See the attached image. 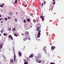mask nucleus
I'll list each match as a JSON object with an SVG mask.
<instances>
[{
  "instance_id": "1",
  "label": "nucleus",
  "mask_w": 64,
  "mask_h": 64,
  "mask_svg": "<svg viewBox=\"0 0 64 64\" xmlns=\"http://www.w3.org/2000/svg\"><path fill=\"white\" fill-rule=\"evenodd\" d=\"M41 54H38V56H36L35 57V59L36 60H37L40 58H41Z\"/></svg>"
},
{
  "instance_id": "2",
  "label": "nucleus",
  "mask_w": 64,
  "mask_h": 64,
  "mask_svg": "<svg viewBox=\"0 0 64 64\" xmlns=\"http://www.w3.org/2000/svg\"><path fill=\"white\" fill-rule=\"evenodd\" d=\"M40 18L42 19V21H43L44 20V16H40Z\"/></svg>"
},
{
  "instance_id": "3",
  "label": "nucleus",
  "mask_w": 64,
  "mask_h": 64,
  "mask_svg": "<svg viewBox=\"0 0 64 64\" xmlns=\"http://www.w3.org/2000/svg\"><path fill=\"white\" fill-rule=\"evenodd\" d=\"M18 53L19 56L20 57H21V56H22V53L20 52H19Z\"/></svg>"
},
{
  "instance_id": "4",
  "label": "nucleus",
  "mask_w": 64,
  "mask_h": 64,
  "mask_svg": "<svg viewBox=\"0 0 64 64\" xmlns=\"http://www.w3.org/2000/svg\"><path fill=\"white\" fill-rule=\"evenodd\" d=\"M51 48L52 49V50H53L54 49H55L56 48L55 47L53 46H51Z\"/></svg>"
},
{
  "instance_id": "5",
  "label": "nucleus",
  "mask_w": 64,
  "mask_h": 64,
  "mask_svg": "<svg viewBox=\"0 0 64 64\" xmlns=\"http://www.w3.org/2000/svg\"><path fill=\"white\" fill-rule=\"evenodd\" d=\"M34 56L33 55V54H31L30 55V56L28 58H32V57H33Z\"/></svg>"
},
{
  "instance_id": "6",
  "label": "nucleus",
  "mask_w": 64,
  "mask_h": 64,
  "mask_svg": "<svg viewBox=\"0 0 64 64\" xmlns=\"http://www.w3.org/2000/svg\"><path fill=\"white\" fill-rule=\"evenodd\" d=\"M40 28V27L38 26L37 28H36V30L37 31H39V29Z\"/></svg>"
},
{
  "instance_id": "7",
  "label": "nucleus",
  "mask_w": 64,
  "mask_h": 64,
  "mask_svg": "<svg viewBox=\"0 0 64 64\" xmlns=\"http://www.w3.org/2000/svg\"><path fill=\"white\" fill-rule=\"evenodd\" d=\"M8 37H9L10 38H11L12 40H13V38H12V36L11 35H9Z\"/></svg>"
},
{
  "instance_id": "8",
  "label": "nucleus",
  "mask_w": 64,
  "mask_h": 64,
  "mask_svg": "<svg viewBox=\"0 0 64 64\" xmlns=\"http://www.w3.org/2000/svg\"><path fill=\"white\" fill-rule=\"evenodd\" d=\"M46 46H44L43 48V51H46Z\"/></svg>"
},
{
  "instance_id": "9",
  "label": "nucleus",
  "mask_w": 64,
  "mask_h": 64,
  "mask_svg": "<svg viewBox=\"0 0 64 64\" xmlns=\"http://www.w3.org/2000/svg\"><path fill=\"white\" fill-rule=\"evenodd\" d=\"M28 34V35L29 34V32H28L26 31V32L25 33V35H27V34Z\"/></svg>"
},
{
  "instance_id": "10",
  "label": "nucleus",
  "mask_w": 64,
  "mask_h": 64,
  "mask_svg": "<svg viewBox=\"0 0 64 64\" xmlns=\"http://www.w3.org/2000/svg\"><path fill=\"white\" fill-rule=\"evenodd\" d=\"M3 45L2 44H1L0 45V48L1 49V48H2V47H3Z\"/></svg>"
},
{
  "instance_id": "11",
  "label": "nucleus",
  "mask_w": 64,
  "mask_h": 64,
  "mask_svg": "<svg viewBox=\"0 0 64 64\" xmlns=\"http://www.w3.org/2000/svg\"><path fill=\"white\" fill-rule=\"evenodd\" d=\"M14 58H16V55H15V53H14Z\"/></svg>"
},
{
  "instance_id": "12",
  "label": "nucleus",
  "mask_w": 64,
  "mask_h": 64,
  "mask_svg": "<svg viewBox=\"0 0 64 64\" xmlns=\"http://www.w3.org/2000/svg\"><path fill=\"white\" fill-rule=\"evenodd\" d=\"M41 34V33H40V32H38V35H40Z\"/></svg>"
},
{
  "instance_id": "13",
  "label": "nucleus",
  "mask_w": 64,
  "mask_h": 64,
  "mask_svg": "<svg viewBox=\"0 0 64 64\" xmlns=\"http://www.w3.org/2000/svg\"><path fill=\"white\" fill-rule=\"evenodd\" d=\"M14 21H15L16 22H17V18H15L14 19Z\"/></svg>"
},
{
  "instance_id": "14",
  "label": "nucleus",
  "mask_w": 64,
  "mask_h": 64,
  "mask_svg": "<svg viewBox=\"0 0 64 64\" xmlns=\"http://www.w3.org/2000/svg\"><path fill=\"white\" fill-rule=\"evenodd\" d=\"M3 34L4 36H6L7 35V33H4Z\"/></svg>"
},
{
  "instance_id": "15",
  "label": "nucleus",
  "mask_w": 64,
  "mask_h": 64,
  "mask_svg": "<svg viewBox=\"0 0 64 64\" xmlns=\"http://www.w3.org/2000/svg\"><path fill=\"white\" fill-rule=\"evenodd\" d=\"M14 3H15V4H16V3H17V0H16L15 1Z\"/></svg>"
},
{
  "instance_id": "16",
  "label": "nucleus",
  "mask_w": 64,
  "mask_h": 64,
  "mask_svg": "<svg viewBox=\"0 0 64 64\" xmlns=\"http://www.w3.org/2000/svg\"><path fill=\"white\" fill-rule=\"evenodd\" d=\"M38 63H41L42 62V61H41V60H40L38 62Z\"/></svg>"
},
{
  "instance_id": "17",
  "label": "nucleus",
  "mask_w": 64,
  "mask_h": 64,
  "mask_svg": "<svg viewBox=\"0 0 64 64\" xmlns=\"http://www.w3.org/2000/svg\"><path fill=\"white\" fill-rule=\"evenodd\" d=\"M24 23H26V20H24Z\"/></svg>"
},
{
  "instance_id": "18",
  "label": "nucleus",
  "mask_w": 64,
  "mask_h": 64,
  "mask_svg": "<svg viewBox=\"0 0 64 64\" xmlns=\"http://www.w3.org/2000/svg\"><path fill=\"white\" fill-rule=\"evenodd\" d=\"M24 64H28V62H24Z\"/></svg>"
},
{
  "instance_id": "19",
  "label": "nucleus",
  "mask_w": 64,
  "mask_h": 64,
  "mask_svg": "<svg viewBox=\"0 0 64 64\" xmlns=\"http://www.w3.org/2000/svg\"><path fill=\"white\" fill-rule=\"evenodd\" d=\"M13 61H14L13 60H11V63H14V62H13Z\"/></svg>"
},
{
  "instance_id": "20",
  "label": "nucleus",
  "mask_w": 64,
  "mask_h": 64,
  "mask_svg": "<svg viewBox=\"0 0 64 64\" xmlns=\"http://www.w3.org/2000/svg\"><path fill=\"white\" fill-rule=\"evenodd\" d=\"M27 21L28 22H29L30 21V20L29 19H27Z\"/></svg>"
},
{
  "instance_id": "21",
  "label": "nucleus",
  "mask_w": 64,
  "mask_h": 64,
  "mask_svg": "<svg viewBox=\"0 0 64 64\" xmlns=\"http://www.w3.org/2000/svg\"><path fill=\"white\" fill-rule=\"evenodd\" d=\"M50 64H55L54 62H51L50 63Z\"/></svg>"
},
{
  "instance_id": "22",
  "label": "nucleus",
  "mask_w": 64,
  "mask_h": 64,
  "mask_svg": "<svg viewBox=\"0 0 64 64\" xmlns=\"http://www.w3.org/2000/svg\"><path fill=\"white\" fill-rule=\"evenodd\" d=\"M30 16H33V14H32V13L30 14Z\"/></svg>"
},
{
  "instance_id": "23",
  "label": "nucleus",
  "mask_w": 64,
  "mask_h": 64,
  "mask_svg": "<svg viewBox=\"0 0 64 64\" xmlns=\"http://www.w3.org/2000/svg\"><path fill=\"white\" fill-rule=\"evenodd\" d=\"M36 62L38 63V62H39V60H38H38H36Z\"/></svg>"
},
{
  "instance_id": "24",
  "label": "nucleus",
  "mask_w": 64,
  "mask_h": 64,
  "mask_svg": "<svg viewBox=\"0 0 64 64\" xmlns=\"http://www.w3.org/2000/svg\"><path fill=\"white\" fill-rule=\"evenodd\" d=\"M8 19H11V17H8Z\"/></svg>"
},
{
  "instance_id": "25",
  "label": "nucleus",
  "mask_w": 64,
  "mask_h": 64,
  "mask_svg": "<svg viewBox=\"0 0 64 64\" xmlns=\"http://www.w3.org/2000/svg\"><path fill=\"white\" fill-rule=\"evenodd\" d=\"M14 35L15 36H17V34H14Z\"/></svg>"
},
{
  "instance_id": "26",
  "label": "nucleus",
  "mask_w": 64,
  "mask_h": 64,
  "mask_svg": "<svg viewBox=\"0 0 64 64\" xmlns=\"http://www.w3.org/2000/svg\"><path fill=\"white\" fill-rule=\"evenodd\" d=\"M16 58H14V61L15 62V61H16Z\"/></svg>"
},
{
  "instance_id": "27",
  "label": "nucleus",
  "mask_w": 64,
  "mask_h": 64,
  "mask_svg": "<svg viewBox=\"0 0 64 64\" xmlns=\"http://www.w3.org/2000/svg\"><path fill=\"white\" fill-rule=\"evenodd\" d=\"M56 3V2H54L53 3V5H55V4Z\"/></svg>"
},
{
  "instance_id": "28",
  "label": "nucleus",
  "mask_w": 64,
  "mask_h": 64,
  "mask_svg": "<svg viewBox=\"0 0 64 64\" xmlns=\"http://www.w3.org/2000/svg\"><path fill=\"white\" fill-rule=\"evenodd\" d=\"M26 38H25L23 39V40L24 41H25V40H26Z\"/></svg>"
},
{
  "instance_id": "29",
  "label": "nucleus",
  "mask_w": 64,
  "mask_h": 64,
  "mask_svg": "<svg viewBox=\"0 0 64 64\" xmlns=\"http://www.w3.org/2000/svg\"><path fill=\"white\" fill-rule=\"evenodd\" d=\"M46 1H44V4H46Z\"/></svg>"
},
{
  "instance_id": "30",
  "label": "nucleus",
  "mask_w": 64,
  "mask_h": 64,
  "mask_svg": "<svg viewBox=\"0 0 64 64\" xmlns=\"http://www.w3.org/2000/svg\"><path fill=\"white\" fill-rule=\"evenodd\" d=\"M4 20H7V18H4Z\"/></svg>"
},
{
  "instance_id": "31",
  "label": "nucleus",
  "mask_w": 64,
  "mask_h": 64,
  "mask_svg": "<svg viewBox=\"0 0 64 64\" xmlns=\"http://www.w3.org/2000/svg\"><path fill=\"white\" fill-rule=\"evenodd\" d=\"M38 38H39L40 37V35H38Z\"/></svg>"
},
{
  "instance_id": "32",
  "label": "nucleus",
  "mask_w": 64,
  "mask_h": 64,
  "mask_svg": "<svg viewBox=\"0 0 64 64\" xmlns=\"http://www.w3.org/2000/svg\"><path fill=\"white\" fill-rule=\"evenodd\" d=\"M0 7H3V6L2 5H0Z\"/></svg>"
},
{
  "instance_id": "33",
  "label": "nucleus",
  "mask_w": 64,
  "mask_h": 64,
  "mask_svg": "<svg viewBox=\"0 0 64 64\" xmlns=\"http://www.w3.org/2000/svg\"><path fill=\"white\" fill-rule=\"evenodd\" d=\"M14 30H15V28H14V29H12V31H14Z\"/></svg>"
},
{
  "instance_id": "34",
  "label": "nucleus",
  "mask_w": 64,
  "mask_h": 64,
  "mask_svg": "<svg viewBox=\"0 0 64 64\" xmlns=\"http://www.w3.org/2000/svg\"><path fill=\"white\" fill-rule=\"evenodd\" d=\"M9 30H11V28H10L8 29Z\"/></svg>"
},
{
  "instance_id": "35",
  "label": "nucleus",
  "mask_w": 64,
  "mask_h": 64,
  "mask_svg": "<svg viewBox=\"0 0 64 64\" xmlns=\"http://www.w3.org/2000/svg\"><path fill=\"white\" fill-rule=\"evenodd\" d=\"M28 40H30V37H29L28 38Z\"/></svg>"
},
{
  "instance_id": "36",
  "label": "nucleus",
  "mask_w": 64,
  "mask_h": 64,
  "mask_svg": "<svg viewBox=\"0 0 64 64\" xmlns=\"http://www.w3.org/2000/svg\"><path fill=\"white\" fill-rule=\"evenodd\" d=\"M24 62H25V61H26V60H25L24 59Z\"/></svg>"
},
{
  "instance_id": "37",
  "label": "nucleus",
  "mask_w": 64,
  "mask_h": 64,
  "mask_svg": "<svg viewBox=\"0 0 64 64\" xmlns=\"http://www.w3.org/2000/svg\"><path fill=\"white\" fill-rule=\"evenodd\" d=\"M41 32V30H40L39 31V32Z\"/></svg>"
},
{
  "instance_id": "38",
  "label": "nucleus",
  "mask_w": 64,
  "mask_h": 64,
  "mask_svg": "<svg viewBox=\"0 0 64 64\" xmlns=\"http://www.w3.org/2000/svg\"><path fill=\"white\" fill-rule=\"evenodd\" d=\"M3 20V19L1 18L0 19V20Z\"/></svg>"
},
{
  "instance_id": "39",
  "label": "nucleus",
  "mask_w": 64,
  "mask_h": 64,
  "mask_svg": "<svg viewBox=\"0 0 64 64\" xmlns=\"http://www.w3.org/2000/svg\"><path fill=\"white\" fill-rule=\"evenodd\" d=\"M52 1L54 2L55 1V0H52Z\"/></svg>"
},
{
  "instance_id": "40",
  "label": "nucleus",
  "mask_w": 64,
  "mask_h": 64,
  "mask_svg": "<svg viewBox=\"0 0 64 64\" xmlns=\"http://www.w3.org/2000/svg\"><path fill=\"white\" fill-rule=\"evenodd\" d=\"M27 6V5H26L25 6V7H26Z\"/></svg>"
},
{
  "instance_id": "41",
  "label": "nucleus",
  "mask_w": 64,
  "mask_h": 64,
  "mask_svg": "<svg viewBox=\"0 0 64 64\" xmlns=\"http://www.w3.org/2000/svg\"><path fill=\"white\" fill-rule=\"evenodd\" d=\"M0 32H1L2 33H3V32H2V31L1 30Z\"/></svg>"
},
{
  "instance_id": "42",
  "label": "nucleus",
  "mask_w": 64,
  "mask_h": 64,
  "mask_svg": "<svg viewBox=\"0 0 64 64\" xmlns=\"http://www.w3.org/2000/svg\"><path fill=\"white\" fill-rule=\"evenodd\" d=\"M42 6H43V4L42 3Z\"/></svg>"
},
{
  "instance_id": "43",
  "label": "nucleus",
  "mask_w": 64,
  "mask_h": 64,
  "mask_svg": "<svg viewBox=\"0 0 64 64\" xmlns=\"http://www.w3.org/2000/svg\"><path fill=\"white\" fill-rule=\"evenodd\" d=\"M1 23H3V21H2L1 22Z\"/></svg>"
},
{
  "instance_id": "44",
  "label": "nucleus",
  "mask_w": 64,
  "mask_h": 64,
  "mask_svg": "<svg viewBox=\"0 0 64 64\" xmlns=\"http://www.w3.org/2000/svg\"><path fill=\"white\" fill-rule=\"evenodd\" d=\"M22 35H24V34H22Z\"/></svg>"
},
{
  "instance_id": "45",
  "label": "nucleus",
  "mask_w": 64,
  "mask_h": 64,
  "mask_svg": "<svg viewBox=\"0 0 64 64\" xmlns=\"http://www.w3.org/2000/svg\"><path fill=\"white\" fill-rule=\"evenodd\" d=\"M32 27V26H31L30 27V28H31V27Z\"/></svg>"
},
{
  "instance_id": "46",
  "label": "nucleus",
  "mask_w": 64,
  "mask_h": 64,
  "mask_svg": "<svg viewBox=\"0 0 64 64\" xmlns=\"http://www.w3.org/2000/svg\"><path fill=\"white\" fill-rule=\"evenodd\" d=\"M35 21V20H33V21H34V22Z\"/></svg>"
},
{
  "instance_id": "47",
  "label": "nucleus",
  "mask_w": 64,
  "mask_h": 64,
  "mask_svg": "<svg viewBox=\"0 0 64 64\" xmlns=\"http://www.w3.org/2000/svg\"><path fill=\"white\" fill-rule=\"evenodd\" d=\"M40 40V39L38 40V41H39V40Z\"/></svg>"
},
{
  "instance_id": "48",
  "label": "nucleus",
  "mask_w": 64,
  "mask_h": 64,
  "mask_svg": "<svg viewBox=\"0 0 64 64\" xmlns=\"http://www.w3.org/2000/svg\"><path fill=\"white\" fill-rule=\"evenodd\" d=\"M45 51V52L46 53V54L47 53H46V51Z\"/></svg>"
},
{
  "instance_id": "49",
  "label": "nucleus",
  "mask_w": 64,
  "mask_h": 64,
  "mask_svg": "<svg viewBox=\"0 0 64 64\" xmlns=\"http://www.w3.org/2000/svg\"><path fill=\"white\" fill-rule=\"evenodd\" d=\"M2 5H4V4H2Z\"/></svg>"
},
{
  "instance_id": "50",
  "label": "nucleus",
  "mask_w": 64,
  "mask_h": 64,
  "mask_svg": "<svg viewBox=\"0 0 64 64\" xmlns=\"http://www.w3.org/2000/svg\"><path fill=\"white\" fill-rule=\"evenodd\" d=\"M1 12H2V11H3V10H1Z\"/></svg>"
},
{
  "instance_id": "51",
  "label": "nucleus",
  "mask_w": 64,
  "mask_h": 64,
  "mask_svg": "<svg viewBox=\"0 0 64 64\" xmlns=\"http://www.w3.org/2000/svg\"><path fill=\"white\" fill-rule=\"evenodd\" d=\"M53 7L52 8V9H53Z\"/></svg>"
},
{
  "instance_id": "52",
  "label": "nucleus",
  "mask_w": 64,
  "mask_h": 64,
  "mask_svg": "<svg viewBox=\"0 0 64 64\" xmlns=\"http://www.w3.org/2000/svg\"><path fill=\"white\" fill-rule=\"evenodd\" d=\"M16 14H18V12L16 13Z\"/></svg>"
},
{
  "instance_id": "53",
  "label": "nucleus",
  "mask_w": 64,
  "mask_h": 64,
  "mask_svg": "<svg viewBox=\"0 0 64 64\" xmlns=\"http://www.w3.org/2000/svg\"><path fill=\"white\" fill-rule=\"evenodd\" d=\"M0 36H2V35L1 34H0Z\"/></svg>"
},
{
  "instance_id": "54",
  "label": "nucleus",
  "mask_w": 64,
  "mask_h": 64,
  "mask_svg": "<svg viewBox=\"0 0 64 64\" xmlns=\"http://www.w3.org/2000/svg\"><path fill=\"white\" fill-rule=\"evenodd\" d=\"M40 4H41V2H40Z\"/></svg>"
},
{
  "instance_id": "55",
  "label": "nucleus",
  "mask_w": 64,
  "mask_h": 64,
  "mask_svg": "<svg viewBox=\"0 0 64 64\" xmlns=\"http://www.w3.org/2000/svg\"><path fill=\"white\" fill-rule=\"evenodd\" d=\"M1 17V15H0V17Z\"/></svg>"
},
{
  "instance_id": "56",
  "label": "nucleus",
  "mask_w": 64,
  "mask_h": 64,
  "mask_svg": "<svg viewBox=\"0 0 64 64\" xmlns=\"http://www.w3.org/2000/svg\"><path fill=\"white\" fill-rule=\"evenodd\" d=\"M11 15H12V14H11Z\"/></svg>"
},
{
  "instance_id": "57",
  "label": "nucleus",
  "mask_w": 64,
  "mask_h": 64,
  "mask_svg": "<svg viewBox=\"0 0 64 64\" xmlns=\"http://www.w3.org/2000/svg\"><path fill=\"white\" fill-rule=\"evenodd\" d=\"M51 45H52V44H50Z\"/></svg>"
},
{
  "instance_id": "58",
  "label": "nucleus",
  "mask_w": 64,
  "mask_h": 64,
  "mask_svg": "<svg viewBox=\"0 0 64 64\" xmlns=\"http://www.w3.org/2000/svg\"><path fill=\"white\" fill-rule=\"evenodd\" d=\"M35 22H36V20L35 21Z\"/></svg>"
},
{
  "instance_id": "59",
  "label": "nucleus",
  "mask_w": 64,
  "mask_h": 64,
  "mask_svg": "<svg viewBox=\"0 0 64 64\" xmlns=\"http://www.w3.org/2000/svg\"><path fill=\"white\" fill-rule=\"evenodd\" d=\"M24 48H25V46H24Z\"/></svg>"
},
{
  "instance_id": "60",
  "label": "nucleus",
  "mask_w": 64,
  "mask_h": 64,
  "mask_svg": "<svg viewBox=\"0 0 64 64\" xmlns=\"http://www.w3.org/2000/svg\"><path fill=\"white\" fill-rule=\"evenodd\" d=\"M36 40H37V39H36Z\"/></svg>"
},
{
  "instance_id": "61",
  "label": "nucleus",
  "mask_w": 64,
  "mask_h": 64,
  "mask_svg": "<svg viewBox=\"0 0 64 64\" xmlns=\"http://www.w3.org/2000/svg\"><path fill=\"white\" fill-rule=\"evenodd\" d=\"M57 0V1H58V0Z\"/></svg>"
},
{
  "instance_id": "62",
  "label": "nucleus",
  "mask_w": 64,
  "mask_h": 64,
  "mask_svg": "<svg viewBox=\"0 0 64 64\" xmlns=\"http://www.w3.org/2000/svg\"><path fill=\"white\" fill-rule=\"evenodd\" d=\"M49 10L50 11V9Z\"/></svg>"
},
{
  "instance_id": "63",
  "label": "nucleus",
  "mask_w": 64,
  "mask_h": 64,
  "mask_svg": "<svg viewBox=\"0 0 64 64\" xmlns=\"http://www.w3.org/2000/svg\"><path fill=\"white\" fill-rule=\"evenodd\" d=\"M62 18H63V17H62Z\"/></svg>"
},
{
  "instance_id": "64",
  "label": "nucleus",
  "mask_w": 64,
  "mask_h": 64,
  "mask_svg": "<svg viewBox=\"0 0 64 64\" xmlns=\"http://www.w3.org/2000/svg\"><path fill=\"white\" fill-rule=\"evenodd\" d=\"M42 15H43V14H42Z\"/></svg>"
}]
</instances>
